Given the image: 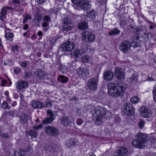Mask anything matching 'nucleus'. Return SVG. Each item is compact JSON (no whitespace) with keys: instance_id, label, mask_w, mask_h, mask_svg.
Listing matches in <instances>:
<instances>
[{"instance_id":"obj_1","label":"nucleus","mask_w":156,"mask_h":156,"mask_svg":"<svg viewBox=\"0 0 156 156\" xmlns=\"http://www.w3.org/2000/svg\"><path fill=\"white\" fill-rule=\"evenodd\" d=\"M126 88L125 83L119 82L117 83H110L108 84V93L112 96H122Z\"/></svg>"},{"instance_id":"obj_2","label":"nucleus","mask_w":156,"mask_h":156,"mask_svg":"<svg viewBox=\"0 0 156 156\" xmlns=\"http://www.w3.org/2000/svg\"><path fill=\"white\" fill-rule=\"evenodd\" d=\"M94 116L96 117L95 124L99 125L102 122V120L105 117L109 118L111 116V113L100 106H95L94 110L92 111Z\"/></svg>"},{"instance_id":"obj_3","label":"nucleus","mask_w":156,"mask_h":156,"mask_svg":"<svg viewBox=\"0 0 156 156\" xmlns=\"http://www.w3.org/2000/svg\"><path fill=\"white\" fill-rule=\"evenodd\" d=\"M149 140L146 134L139 132L136 135V139L132 142V144L136 147L143 148L146 147V144Z\"/></svg>"},{"instance_id":"obj_4","label":"nucleus","mask_w":156,"mask_h":156,"mask_svg":"<svg viewBox=\"0 0 156 156\" xmlns=\"http://www.w3.org/2000/svg\"><path fill=\"white\" fill-rule=\"evenodd\" d=\"M72 3L84 10H87L90 8L89 1L87 0H72Z\"/></svg>"},{"instance_id":"obj_5","label":"nucleus","mask_w":156,"mask_h":156,"mask_svg":"<svg viewBox=\"0 0 156 156\" xmlns=\"http://www.w3.org/2000/svg\"><path fill=\"white\" fill-rule=\"evenodd\" d=\"M12 2L13 4L14 7H11V10L12 11L16 12L18 13L21 14L24 11V8L23 6L20 5V0H12Z\"/></svg>"},{"instance_id":"obj_6","label":"nucleus","mask_w":156,"mask_h":156,"mask_svg":"<svg viewBox=\"0 0 156 156\" xmlns=\"http://www.w3.org/2000/svg\"><path fill=\"white\" fill-rule=\"evenodd\" d=\"M63 26L62 30L65 31H68L72 30L73 27V25L71 23V19L69 17H67L62 19Z\"/></svg>"},{"instance_id":"obj_7","label":"nucleus","mask_w":156,"mask_h":156,"mask_svg":"<svg viewBox=\"0 0 156 156\" xmlns=\"http://www.w3.org/2000/svg\"><path fill=\"white\" fill-rule=\"evenodd\" d=\"M44 130L45 132L50 136H55L59 133L58 129L53 126H47L44 127Z\"/></svg>"},{"instance_id":"obj_8","label":"nucleus","mask_w":156,"mask_h":156,"mask_svg":"<svg viewBox=\"0 0 156 156\" xmlns=\"http://www.w3.org/2000/svg\"><path fill=\"white\" fill-rule=\"evenodd\" d=\"M82 36L83 41L86 42L93 41L95 38V35L87 31L83 32Z\"/></svg>"},{"instance_id":"obj_9","label":"nucleus","mask_w":156,"mask_h":156,"mask_svg":"<svg viewBox=\"0 0 156 156\" xmlns=\"http://www.w3.org/2000/svg\"><path fill=\"white\" fill-rule=\"evenodd\" d=\"M123 112L124 115L130 116L132 115L134 112V109L132 105L131 104H125Z\"/></svg>"},{"instance_id":"obj_10","label":"nucleus","mask_w":156,"mask_h":156,"mask_svg":"<svg viewBox=\"0 0 156 156\" xmlns=\"http://www.w3.org/2000/svg\"><path fill=\"white\" fill-rule=\"evenodd\" d=\"M131 44L128 41H124L121 43L119 46V49L124 53H126L130 49Z\"/></svg>"},{"instance_id":"obj_11","label":"nucleus","mask_w":156,"mask_h":156,"mask_svg":"<svg viewBox=\"0 0 156 156\" xmlns=\"http://www.w3.org/2000/svg\"><path fill=\"white\" fill-rule=\"evenodd\" d=\"M98 84V80L96 79L91 78L88 80L87 86L89 89L95 90L97 89Z\"/></svg>"},{"instance_id":"obj_12","label":"nucleus","mask_w":156,"mask_h":156,"mask_svg":"<svg viewBox=\"0 0 156 156\" xmlns=\"http://www.w3.org/2000/svg\"><path fill=\"white\" fill-rule=\"evenodd\" d=\"M114 75L116 78L119 80L123 79L125 77V74L120 67H116L114 71Z\"/></svg>"},{"instance_id":"obj_13","label":"nucleus","mask_w":156,"mask_h":156,"mask_svg":"<svg viewBox=\"0 0 156 156\" xmlns=\"http://www.w3.org/2000/svg\"><path fill=\"white\" fill-rule=\"evenodd\" d=\"M75 46V43L72 41H68L63 44L62 48L65 51H72Z\"/></svg>"},{"instance_id":"obj_14","label":"nucleus","mask_w":156,"mask_h":156,"mask_svg":"<svg viewBox=\"0 0 156 156\" xmlns=\"http://www.w3.org/2000/svg\"><path fill=\"white\" fill-rule=\"evenodd\" d=\"M35 77L39 82L44 80L46 73L42 70L38 69L34 73Z\"/></svg>"},{"instance_id":"obj_15","label":"nucleus","mask_w":156,"mask_h":156,"mask_svg":"<svg viewBox=\"0 0 156 156\" xmlns=\"http://www.w3.org/2000/svg\"><path fill=\"white\" fill-rule=\"evenodd\" d=\"M140 115L145 118H149L151 116V111L146 107L142 106L141 107L140 110Z\"/></svg>"},{"instance_id":"obj_16","label":"nucleus","mask_w":156,"mask_h":156,"mask_svg":"<svg viewBox=\"0 0 156 156\" xmlns=\"http://www.w3.org/2000/svg\"><path fill=\"white\" fill-rule=\"evenodd\" d=\"M77 74L79 76L86 77L89 76L90 70L87 68H81L77 70Z\"/></svg>"},{"instance_id":"obj_17","label":"nucleus","mask_w":156,"mask_h":156,"mask_svg":"<svg viewBox=\"0 0 156 156\" xmlns=\"http://www.w3.org/2000/svg\"><path fill=\"white\" fill-rule=\"evenodd\" d=\"M128 150L126 147H119L117 151L115 152L113 156H124L127 154Z\"/></svg>"},{"instance_id":"obj_18","label":"nucleus","mask_w":156,"mask_h":156,"mask_svg":"<svg viewBox=\"0 0 156 156\" xmlns=\"http://www.w3.org/2000/svg\"><path fill=\"white\" fill-rule=\"evenodd\" d=\"M96 15L93 10L86 12L84 15V19L87 21H91L94 19Z\"/></svg>"},{"instance_id":"obj_19","label":"nucleus","mask_w":156,"mask_h":156,"mask_svg":"<svg viewBox=\"0 0 156 156\" xmlns=\"http://www.w3.org/2000/svg\"><path fill=\"white\" fill-rule=\"evenodd\" d=\"M11 7L5 6L2 9L1 12L0 18L1 20H4L6 16L7 12L8 10H11Z\"/></svg>"},{"instance_id":"obj_20","label":"nucleus","mask_w":156,"mask_h":156,"mask_svg":"<svg viewBox=\"0 0 156 156\" xmlns=\"http://www.w3.org/2000/svg\"><path fill=\"white\" fill-rule=\"evenodd\" d=\"M78 141L75 138H70L67 141L66 145L69 148H71L74 147L77 144Z\"/></svg>"},{"instance_id":"obj_21","label":"nucleus","mask_w":156,"mask_h":156,"mask_svg":"<svg viewBox=\"0 0 156 156\" xmlns=\"http://www.w3.org/2000/svg\"><path fill=\"white\" fill-rule=\"evenodd\" d=\"M113 77V73L110 71L106 70L104 72L103 78L105 80L110 81Z\"/></svg>"},{"instance_id":"obj_22","label":"nucleus","mask_w":156,"mask_h":156,"mask_svg":"<svg viewBox=\"0 0 156 156\" xmlns=\"http://www.w3.org/2000/svg\"><path fill=\"white\" fill-rule=\"evenodd\" d=\"M31 104L33 107L35 108H42L44 106L42 102L37 100L33 101Z\"/></svg>"},{"instance_id":"obj_23","label":"nucleus","mask_w":156,"mask_h":156,"mask_svg":"<svg viewBox=\"0 0 156 156\" xmlns=\"http://www.w3.org/2000/svg\"><path fill=\"white\" fill-rule=\"evenodd\" d=\"M77 27L80 30H87L88 28V22L84 21H80L78 23Z\"/></svg>"},{"instance_id":"obj_24","label":"nucleus","mask_w":156,"mask_h":156,"mask_svg":"<svg viewBox=\"0 0 156 156\" xmlns=\"http://www.w3.org/2000/svg\"><path fill=\"white\" fill-rule=\"evenodd\" d=\"M28 84V83L26 81H20L17 82L16 87L18 89L21 90L27 87Z\"/></svg>"},{"instance_id":"obj_25","label":"nucleus","mask_w":156,"mask_h":156,"mask_svg":"<svg viewBox=\"0 0 156 156\" xmlns=\"http://www.w3.org/2000/svg\"><path fill=\"white\" fill-rule=\"evenodd\" d=\"M62 124L64 126H68L70 123L69 118L68 117H63L61 119Z\"/></svg>"},{"instance_id":"obj_26","label":"nucleus","mask_w":156,"mask_h":156,"mask_svg":"<svg viewBox=\"0 0 156 156\" xmlns=\"http://www.w3.org/2000/svg\"><path fill=\"white\" fill-rule=\"evenodd\" d=\"M27 134L31 136L32 139L36 138L37 135V132L34 130H30L27 132Z\"/></svg>"},{"instance_id":"obj_27","label":"nucleus","mask_w":156,"mask_h":156,"mask_svg":"<svg viewBox=\"0 0 156 156\" xmlns=\"http://www.w3.org/2000/svg\"><path fill=\"white\" fill-rule=\"evenodd\" d=\"M140 41L136 37L135 39L132 40L131 44L133 47H137L140 46Z\"/></svg>"},{"instance_id":"obj_28","label":"nucleus","mask_w":156,"mask_h":156,"mask_svg":"<svg viewBox=\"0 0 156 156\" xmlns=\"http://www.w3.org/2000/svg\"><path fill=\"white\" fill-rule=\"evenodd\" d=\"M20 118L22 122L24 124L27 123L28 119H29L28 116L27 114L24 113L21 114L20 115Z\"/></svg>"},{"instance_id":"obj_29","label":"nucleus","mask_w":156,"mask_h":156,"mask_svg":"<svg viewBox=\"0 0 156 156\" xmlns=\"http://www.w3.org/2000/svg\"><path fill=\"white\" fill-rule=\"evenodd\" d=\"M80 54V56L82 55L83 54L86 52H91V51H93V49L91 50L90 48H87V47H86L85 48H82L81 49H80L78 50Z\"/></svg>"},{"instance_id":"obj_30","label":"nucleus","mask_w":156,"mask_h":156,"mask_svg":"<svg viewBox=\"0 0 156 156\" xmlns=\"http://www.w3.org/2000/svg\"><path fill=\"white\" fill-rule=\"evenodd\" d=\"M58 80L63 83H66L68 81V78L62 75H60Z\"/></svg>"},{"instance_id":"obj_31","label":"nucleus","mask_w":156,"mask_h":156,"mask_svg":"<svg viewBox=\"0 0 156 156\" xmlns=\"http://www.w3.org/2000/svg\"><path fill=\"white\" fill-rule=\"evenodd\" d=\"M54 120V118L49 117L46 118L44 120H42V123L44 124H48L52 122Z\"/></svg>"},{"instance_id":"obj_32","label":"nucleus","mask_w":156,"mask_h":156,"mask_svg":"<svg viewBox=\"0 0 156 156\" xmlns=\"http://www.w3.org/2000/svg\"><path fill=\"white\" fill-rule=\"evenodd\" d=\"M13 37V34L10 32L6 33L5 35V37L8 40L11 41L12 40V37Z\"/></svg>"},{"instance_id":"obj_33","label":"nucleus","mask_w":156,"mask_h":156,"mask_svg":"<svg viewBox=\"0 0 156 156\" xmlns=\"http://www.w3.org/2000/svg\"><path fill=\"white\" fill-rule=\"evenodd\" d=\"M120 30L117 28H115L113 29L111 31L108 33L109 35L112 36L119 33Z\"/></svg>"},{"instance_id":"obj_34","label":"nucleus","mask_w":156,"mask_h":156,"mask_svg":"<svg viewBox=\"0 0 156 156\" xmlns=\"http://www.w3.org/2000/svg\"><path fill=\"white\" fill-rule=\"evenodd\" d=\"M137 76L135 73H133L132 76L129 78L130 80L134 83H136L137 82Z\"/></svg>"},{"instance_id":"obj_35","label":"nucleus","mask_w":156,"mask_h":156,"mask_svg":"<svg viewBox=\"0 0 156 156\" xmlns=\"http://www.w3.org/2000/svg\"><path fill=\"white\" fill-rule=\"evenodd\" d=\"M82 60L84 63H87L89 62L90 60V57L88 55L84 56L81 58Z\"/></svg>"},{"instance_id":"obj_36","label":"nucleus","mask_w":156,"mask_h":156,"mask_svg":"<svg viewBox=\"0 0 156 156\" xmlns=\"http://www.w3.org/2000/svg\"><path fill=\"white\" fill-rule=\"evenodd\" d=\"M59 68L63 73H66L67 69V67L63 65H61L60 66Z\"/></svg>"},{"instance_id":"obj_37","label":"nucleus","mask_w":156,"mask_h":156,"mask_svg":"<svg viewBox=\"0 0 156 156\" xmlns=\"http://www.w3.org/2000/svg\"><path fill=\"white\" fill-rule=\"evenodd\" d=\"M130 101L132 103H137L139 101L138 98L137 96L133 97L131 98Z\"/></svg>"},{"instance_id":"obj_38","label":"nucleus","mask_w":156,"mask_h":156,"mask_svg":"<svg viewBox=\"0 0 156 156\" xmlns=\"http://www.w3.org/2000/svg\"><path fill=\"white\" fill-rule=\"evenodd\" d=\"M27 151H24L22 150H20L18 151V154L19 156H27Z\"/></svg>"},{"instance_id":"obj_39","label":"nucleus","mask_w":156,"mask_h":156,"mask_svg":"<svg viewBox=\"0 0 156 156\" xmlns=\"http://www.w3.org/2000/svg\"><path fill=\"white\" fill-rule=\"evenodd\" d=\"M2 108L4 109H9L10 108L8 107V104L5 101H3L1 105Z\"/></svg>"},{"instance_id":"obj_40","label":"nucleus","mask_w":156,"mask_h":156,"mask_svg":"<svg viewBox=\"0 0 156 156\" xmlns=\"http://www.w3.org/2000/svg\"><path fill=\"white\" fill-rule=\"evenodd\" d=\"M31 19V17L30 16L26 14L23 17V22L24 23H25L27 20L29 19L30 20Z\"/></svg>"},{"instance_id":"obj_41","label":"nucleus","mask_w":156,"mask_h":156,"mask_svg":"<svg viewBox=\"0 0 156 156\" xmlns=\"http://www.w3.org/2000/svg\"><path fill=\"white\" fill-rule=\"evenodd\" d=\"M45 102L46 107H50L52 105V101L50 100L49 99H47Z\"/></svg>"},{"instance_id":"obj_42","label":"nucleus","mask_w":156,"mask_h":156,"mask_svg":"<svg viewBox=\"0 0 156 156\" xmlns=\"http://www.w3.org/2000/svg\"><path fill=\"white\" fill-rule=\"evenodd\" d=\"M145 122L143 119L141 120L138 123V126L140 129H142L144 127Z\"/></svg>"},{"instance_id":"obj_43","label":"nucleus","mask_w":156,"mask_h":156,"mask_svg":"<svg viewBox=\"0 0 156 156\" xmlns=\"http://www.w3.org/2000/svg\"><path fill=\"white\" fill-rule=\"evenodd\" d=\"M47 114L48 115V116H49V117L54 118V114L50 110H48L47 111Z\"/></svg>"},{"instance_id":"obj_44","label":"nucleus","mask_w":156,"mask_h":156,"mask_svg":"<svg viewBox=\"0 0 156 156\" xmlns=\"http://www.w3.org/2000/svg\"><path fill=\"white\" fill-rule=\"evenodd\" d=\"M1 135L2 137L6 138H8L9 136L8 133L5 132H4L2 134L1 133Z\"/></svg>"},{"instance_id":"obj_45","label":"nucleus","mask_w":156,"mask_h":156,"mask_svg":"<svg viewBox=\"0 0 156 156\" xmlns=\"http://www.w3.org/2000/svg\"><path fill=\"white\" fill-rule=\"evenodd\" d=\"M24 74L25 75L24 77L26 78H29L32 76V74L30 72H25Z\"/></svg>"},{"instance_id":"obj_46","label":"nucleus","mask_w":156,"mask_h":156,"mask_svg":"<svg viewBox=\"0 0 156 156\" xmlns=\"http://www.w3.org/2000/svg\"><path fill=\"white\" fill-rule=\"evenodd\" d=\"M74 55L76 57H79L80 56L78 50L75 51L74 52Z\"/></svg>"},{"instance_id":"obj_47","label":"nucleus","mask_w":156,"mask_h":156,"mask_svg":"<svg viewBox=\"0 0 156 156\" xmlns=\"http://www.w3.org/2000/svg\"><path fill=\"white\" fill-rule=\"evenodd\" d=\"M83 120L80 118L77 119L76 120V123L79 125H81L83 123Z\"/></svg>"},{"instance_id":"obj_48","label":"nucleus","mask_w":156,"mask_h":156,"mask_svg":"<svg viewBox=\"0 0 156 156\" xmlns=\"http://www.w3.org/2000/svg\"><path fill=\"white\" fill-rule=\"evenodd\" d=\"M50 19V18L47 16H44L43 18V20L44 22H48Z\"/></svg>"},{"instance_id":"obj_49","label":"nucleus","mask_w":156,"mask_h":156,"mask_svg":"<svg viewBox=\"0 0 156 156\" xmlns=\"http://www.w3.org/2000/svg\"><path fill=\"white\" fill-rule=\"evenodd\" d=\"M19 48V47L18 45H15L14 46H12V50L13 51H17Z\"/></svg>"},{"instance_id":"obj_50","label":"nucleus","mask_w":156,"mask_h":156,"mask_svg":"<svg viewBox=\"0 0 156 156\" xmlns=\"http://www.w3.org/2000/svg\"><path fill=\"white\" fill-rule=\"evenodd\" d=\"M41 16L38 14H37L35 17V19L37 20L38 22H39V21L41 20Z\"/></svg>"},{"instance_id":"obj_51","label":"nucleus","mask_w":156,"mask_h":156,"mask_svg":"<svg viewBox=\"0 0 156 156\" xmlns=\"http://www.w3.org/2000/svg\"><path fill=\"white\" fill-rule=\"evenodd\" d=\"M21 70L19 68H16L14 70V72L16 73V74H18L20 73V72Z\"/></svg>"},{"instance_id":"obj_52","label":"nucleus","mask_w":156,"mask_h":156,"mask_svg":"<svg viewBox=\"0 0 156 156\" xmlns=\"http://www.w3.org/2000/svg\"><path fill=\"white\" fill-rule=\"evenodd\" d=\"M41 125H38L37 126H34L33 127V130H37L40 128H41Z\"/></svg>"},{"instance_id":"obj_53","label":"nucleus","mask_w":156,"mask_h":156,"mask_svg":"<svg viewBox=\"0 0 156 156\" xmlns=\"http://www.w3.org/2000/svg\"><path fill=\"white\" fill-rule=\"evenodd\" d=\"M15 111L14 110H11L9 112V115L12 116H14L15 114Z\"/></svg>"},{"instance_id":"obj_54","label":"nucleus","mask_w":156,"mask_h":156,"mask_svg":"<svg viewBox=\"0 0 156 156\" xmlns=\"http://www.w3.org/2000/svg\"><path fill=\"white\" fill-rule=\"evenodd\" d=\"M49 25V24L46 22H44L43 23L42 25L43 27H46Z\"/></svg>"},{"instance_id":"obj_55","label":"nucleus","mask_w":156,"mask_h":156,"mask_svg":"<svg viewBox=\"0 0 156 156\" xmlns=\"http://www.w3.org/2000/svg\"><path fill=\"white\" fill-rule=\"evenodd\" d=\"M27 63L25 62H22L21 64V66L23 67H25L26 66Z\"/></svg>"},{"instance_id":"obj_56","label":"nucleus","mask_w":156,"mask_h":156,"mask_svg":"<svg viewBox=\"0 0 156 156\" xmlns=\"http://www.w3.org/2000/svg\"><path fill=\"white\" fill-rule=\"evenodd\" d=\"M70 101H76L78 100V98L77 97H74L73 98H70Z\"/></svg>"},{"instance_id":"obj_57","label":"nucleus","mask_w":156,"mask_h":156,"mask_svg":"<svg viewBox=\"0 0 156 156\" xmlns=\"http://www.w3.org/2000/svg\"><path fill=\"white\" fill-rule=\"evenodd\" d=\"M11 105L12 106H15L17 105V103L16 101H13L12 102Z\"/></svg>"},{"instance_id":"obj_58","label":"nucleus","mask_w":156,"mask_h":156,"mask_svg":"<svg viewBox=\"0 0 156 156\" xmlns=\"http://www.w3.org/2000/svg\"><path fill=\"white\" fill-rule=\"evenodd\" d=\"M38 3H41L43 2L44 0H35Z\"/></svg>"},{"instance_id":"obj_59","label":"nucleus","mask_w":156,"mask_h":156,"mask_svg":"<svg viewBox=\"0 0 156 156\" xmlns=\"http://www.w3.org/2000/svg\"><path fill=\"white\" fill-rule=\"evenodd\" d=\"M43 34L41 31H39L37 32V35L39 36H41Z\"/></svg>"},{"instance_id":"obj_60","label":"nucleus","mask_w":156,"mask_h":156,"mask_svg":"<svg viewBox=\"0 0 156 156\" xmlns=\"http://www.w3.org/2000/svg\"><path fill=\"white\" fill-rule=\"evenodd\" d=\"M10 62V61L9 60V61L8 62V61H6L4 62V64L5 65H8L9 64Z\"/></svg>"},{"instance_id":"obj_61","label":"nucleus","mask_w":156,"mask_h":156,"mask_svg":"<svg viewBox=\"0 0 156 156\" xmlns=\"http://www.w3.org/2000/svg\"><path fill=\"white\" fill-rule=\"evenodd\" d=\"M147 80L149 81H153L154 80V79L151 77H148Z\"/></svg>"},{"instance_id":"obj_62","label":"nucleus","mask_w":156,"mask_h":156,"mask_svg":"<svg viewBox=\"0 0 156 156\" xmlns=\"http://www.w3.org/2000/svg\"><path fill=\"white\" fill-rule=\"evenodd\" d=\"M28 27V26L27 24H26L24 25L23 27V29L24 30H27Z\"/></svg>"},{"instance_id":"obj_63","label":"nucleus","mask_w":156,"mask_h":156,"mask_svg":"<svg viewBox=\"0 0 156 156\" xmlns=\"http://www.w3.org/2000/svg\"><path fill=\"white\" fill-rule=\"evenodd\" d=\"M36 36L34 35H33L31 36V38L33 40H34L35 39Z\"/></svg>"},{"instance_id":"obj_64","label":"nucleus","mask_w":156,"mask_h":156,"mask_svg":"<svg viewBox=\"0 0 156 156\" xmlns=\"http://www.w3.org/2000/svg\"><path fill=\"white\" fill-rule=\"evenodd\" d=\"M154 62L156 63V55L154 56L153 57Z\"/></svg>"}]
</instances>
